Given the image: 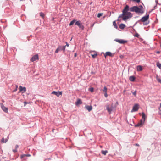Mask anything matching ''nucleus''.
<instances>
[{"label": "nucleus", "instance_id": "26", "mask_svg": "<svg viewBox=\"0 0 161 161\" xmlns=\"http://www.w3.org/2000/svg\"><path fill=\"white\" fill-rule=\"evenodd\" d=\"M107 88L106 86H104L103 89V91L104 92H106L107 91Z\"/></svg>", "mask_w": 161, "mask_h": 161}, {"label": "nucleus", "instance_id": "12", "mask_svg": "<svg viewBox=\"0 0 161 161\" xmlns=\"http://www.w3.org/2000/svg\"><path fill=\"white\" fill-rule=\"evenodd\" d=\"M108 56L110 57L113 56V54L112 53L109 52H106L104 54V57L105 58H106L107 56Z\"/></svg>", "mask_w": 161, "mask_h": 161}, {"label": "nucleus", "instance_id": "14", "mask_svg": "<svg viewBox=\"0 0 161 161\" xmlns=\"http://www.w3.org/2000/svg\"><path fill=\"white\" fill-rule=\"evenodd\" d=\"M137 70L138 71H141L142 70V67L141 65L137 66L136 67Z\"/></svg>", "mask_w": 161, "mask_h": 161}, {"label": "nucleus", "instance_id": "36", "mask_svg": "<svg viewBox=\"0 0 161 161\" xmlns=\"http://www.w3.org/2000/svg\"><path fill=\"white\" fill-rule=\"evenodd\" d=\"M139 36V35L138 34H136L135 35V36L136 37H138Z\"/></svg>", "mask_w": 161, "mask_h": 161}, {"label": "nucleus", "instance_id": "37", "mask_svg": "<svg viewBox=\"0 0 161 161\" xmlns=\"http://www.w3.org/2000/svg\"><path fill=\"white\" fill-rule=\"evenodd\" d=\"M66 45L65 46H67V47H68L69 46V44L67 42H66Z\"/></svg>", "mask_w": 161, "mask_h": 161}, {"label": "nucleus", "instance_id": "25", "mask_svg": "<svg viewBox=\"0 0 161 161\" xmlns=\"http://www.w3.org/2000/svg\"><path fill=\"white\" fill-rule=\"evenodd\" d=\"M40 16L43 18L44 17V14L42 12H41L40 13Z\"/></svg>", "mask_w": 161, "mask_h": 161}, {"label": "nucleus", "instance_id": "50", "mask_svg": "<svg viewBox=\"0 0 161 161\" xmlns=\"http://www.w3.org/2000/svg\"><path fill=\"white\" fill-rule=\"evenodd\" d=\"M139 114L140 115H141V113H139Z\"/></svg>", "mask_w": 161, "mask_h": 161}, {"label": "nucleus", "instance_id": "23", "mask_svg": "<svg viewBox=\"0 0 161 161\" xmlns=\"http://www.w3.org/2000/svg\"><path fill=\"white\" fill-rule=\"evenodd\" d=\"M156 79L161 84V79H159L158 75L156 76Z\"/></svg>", "mask_w": 161, "mask_h": 161}, {"label": "nucleus", "instance_id": "43", "mask_svg": "<svg viewBox=\"0 0 161 161\" xmlns=\"http://www.w3.org/2000/svg\"><path fill=\"white\" fill-rule=\"evenodd\" d=\"M76 56H77V54H76V53H75V54H74V57H76Z\"/></svg>", "mask_w": 161, "mask_h": 161}, {"label": "nucleus", "instance_id": "46", "mask_svg": "<svg viewBox=\"0 0 161 161\" xmlns=\"http://www.w3.org/2000/svg\"><path fill=\"white\" fill-rule=\"evenodd\" d=\"M94 24H93L92 25H91V27H93V26H94Z\"/></svg>", "mask_w": 161, "mask_h": 161}, {"label": "nucleus", "instance_id": "45", "mask_svg": "<svg viewBox=\"0 0 161 161\" xmlns=\"http://www.w3.org/2000/svg\"><path fill=\"white\" fill-rule=\"evenodd\" d=\"M136 146H139V145L138 144H136Z\"/></svg>", "mask_w": 161, "mask_h": 161}, {"label": "nucleus", "instance_id": "49", "mask_svg": "<svg viewBox=\"0 0 161 161\" xmlns=\"http://www.w3.org/2000/svg\"><path fill=\"white\" fill-rule=\"evenodd\" d=\"M118 102H116V104H118Z\"/></svg>", "mask_w": 161, "mask_h": 161}, {"label": "nucleus", "instance_id": "7", "mask_svg": "<svg viewBox=\"0 0 161 161\" xmlns=\"http://www.w3.org/2000/svg\"><path fill=\"white\" fill-rule=\"evenodd\" d=\"M52 94H55L58 97H59L60 95H62V92L59 91L57 92L54 91L52 92Z\"/></svg>", "mask_w": 161, "mask_h": 161}, {"label": "nucleus", "instance_id": "5", "mask_svg": "<svg viewBox=\"0 0 161 161\" xmlns=\"http://www.w3.org/2000/svg\"><path fill=\"white\" fill-rule=\"evenodd\" d=\"M1 107L2 110L5 112L8 113V108L5 107L3 104L2 103H0Z\"/></svg>", "mask_w": 161, "mask_h": 161}, {"label": "nucleus", "instance_id": "52", "mask_svg": "<svg viewBox=\"0 0 161 161\" xmlns=\"http://www.w3.org/2000/svg\"><path fill=\"white\" fill-rule=\"evenodd\" d=\"M160 47H161V45H160Z\"/></svg>", "mask_w": 161, "mask_h": 161}, {"label": "nucleus", "instance_id": "4", "mask_svg": "<svg viewBox=\"0 0 161 161\" xmlns=\"http://www.w3.org/2000/svg\"><path fill=\"white\" fill-rule=\"evenodd\" d=\"M139 105L138 104H136L133 106L131 111V112L137 111L139 109Z\"/></svg>", "mask_w": 161, "mask_h": 161}, {"label": "nucleus", "instance_id": "51", "mask_svg": "<svg viewBox=\"0 0 161 161\" xmlns=\"http://www.w3.org/2000/svg\"><path fill=\"white\" fill-rule=\"evenodd\" d=\"M53 52V50H52V52Z\"/></svg>", "mask_w": 161, "mask_h": 161}, {"label": "nucleus", "instance_id": "30", "mask_svg": "<svg viewBox=\"0 0 161 161\" xmlns=\"http://www.w3.org/2000/svg\"><path fill=\"white\" fill-rule=\"evenodd\" d=\"M58 47L59 49V50L60 51V50H63V48L62 46H59Z\"/></svg>", "mask_w": 161, "mask_h": 161}, {"label": "nucleus", "instance_id": "29", "mask_svg": "<svg viewBox=\"0 0 161 161\" xmlns=\"http://www.w3.org/2000/svg\"><path fill=\"white\" fill-rule=\"evenodd\" d=\"M132 94L135 96L136 97V90L134 92H133Z\"/></svg>", "mask_w": 161, "mask_h": 161}, {"label": "nucleus", "instance_id": "27", "mask_svg": "<svg viewBox=\"0 0 161 161\" xmlns=\"http://www.w3.org/2000/svg\"><path fill=\"white\" fill-rule=\"evenodd\" d=\"M103 15L102 13H98L97 14V17L98 18L100 17Z\"/></svg>", "mask_w": 161, "mask_h": 161}, {"label": "nucleus", "instance_id": "35", "mask_svg": "<svg viewBox=\"0 0 161 161\" xmlns=\"http://www.w3.org/2000/svg\"><path fill=\"white\" fill-rule=\"evenodd\" d=\"M104 96H105V97H108V95H107V92H105V93H104Z\"/></svg>", "mask_w": 161, "mask_h": 161}, {"label": "nucleus", "instance_id": "1", "mask_svg": "<svg viewBox=\"0 0 161 161\" xmlns=\"http://www.w3.org/2000/svg\"><path fill=\"white\" fill-rule=\"evenodd\" d=\"M128 11L134 12L139 15L141 14L144 12L143 8L142 5L138 7L134 6L129 8V6L126 5L122 11V14L119 16V18H122L123 20L125 21L132 17V15Z\"/></svg>", "mask_w": 161, "mask_h": 161}, {"label": "nucleus", "instance_id": "31", "mask_svg": "<svg viewBox=\"0 0 161 161\" xmlns=\"http://www.w3.org/2000/svg\"><path fill=\"white\" fill-rule=\"evenodd\" d=\"M157 65L159 68H161V64H160V63H157Z\"/></svg>", "mask_w": 161, "mask_h": 161}, {"label": "nucleus", "instance_id": "16", "mask_svg": "<svg viewBox=\"0 0 161 161\" xmlns=\"http://www.w3.org/2000/svg\"><path fill=\"white\" fill-rule=\"evenodd\" d=\"M85 108L89 112L92 109V107L91 106H85Z\"/></svg>", "mask_w": 161, "mask_h": 161}, {"label": "nucleus", "instance_id": "33", "mask_svg": "<svg viewBox=\"0 0 161 161\" xmlns=\"http://www.w3.org/2000/svg\"><path fill=\"white\" fill-rule=\"evenodd\" d=\"M60 51L59 50V49L58 48V47L56 49V50H55V53H57L58 51Z\"/></svg>", "mask_w": 161, "mask_h": 161}, {"label": "nucleus", "instance_id": "6", "mask_svg": "<svg viewBox=\"0 0 161 161\" xmlns=\"http://www.w3.org/2000/svg\"><path fill=\"white\" fill-rule=\"evenodd\" d=\"M38 54H36L32 57V58L31 59V60L32 62H34L36 61V60H38Z\"/></svg>", "mask_w": 161, "mask_h": 161}, {"label": "nucleus", "instance_id": "32", "mask_svg": "<svg viewBox=\"0 0 161 161\" xmlns=\"http://www.w3.org/2000/svg\"><path fill=\"white\" fill-rule=\"evenodd\" d=\"M89 90L91 92H92L93 91L94 89L92 87L90 89H89Z\"/></svg>", "mask_w": 161, "mask_h": 161}, {"label": "nucleus", "instance_id": "2", "mask_svg": "<svg viewBox=\"0 0 161 161\" xmlns=\"http://www.w3.org/2000/svg\"><path fill=\"white\" fill-rule=\"evenodd\" d=\"M113 105V104L112 103L110 105L108 104L106 106V109L109 114H111V112L114 108Z\"/></svg>", "mask_w": 161, "mask_h": 161}, {"label": "nucleus", "instance_id": "42", "mask_svg": "<svg viewBox=\"0 0 161 161\" xmlns=\"http://www.w3.org/2000/svg\"><path fill=\"white\" fill-rule=\"evenodd\" d=\"M140 0H136V2L137 3H139V2H140Z\"/></svg>", "mask_w": 161, "mask_h": 161}, {"label": "nucleus", "instance_id": "21", "mask_svg": "<svg viewBox=\"0 0 161 161\" xmlns=\"http://www.w3.org/2000/svg\"><path fill=\"white\" fill-rule=\"evenodd\" d=\"M97 52H95L93 54H92V53L91 54V55L94 58H96V57H97Z\"/></svg>", "mask_w": 161, "mask_h": 161}, {"label": "nucleus", "instance_id": "34", "mask_svg": "<svg viewBox=\"0 0 161 161\" xmlns=\"http://www.w3.org/2000/svg\"><path fill=\"white\" fill-rule=\"evenodd\" d=\"M63 47V50L64 51L65 50V47H66V46H62Z\"/></svg>", "mask_w": 161, "mask_h": 161}, {"label": "nucleus", "instance_id": "9", "mask_svg": "<svg viewBox=\"0 0 161 161\" xmlns=\"http://www.w3.org/2000/svg\"><path fill=\"white\" fill-rule=\"evenodd\" d=\"M115 40L117 42H118L120 44H124L127 42L126 41L122 39H116Z\"/></svg>", "mask_w": 161, "mask_h": 161}, {"label": "nucleus", "instance_id": "39", "mask_svg": "<svg viewBox=\"0 0 161 161\" xmlns=\"http://www.w3.org/2000/svg\"><path fill=\"white\" fill-rule=\"evenodd\" d=\"M8 137H7V138L5 139V143L7 142L8 141Z\"/></svg>", "mask_w": 161, "mask_h": 161}, {"label": "nucleus", "instance_id": "17", "mask_svg": "<svg viewBox=\"0 0 161 161\" xmlns=\"http://www.w3.org/2000/svg\"><path fill=\"white\" fill-rule=\"evenodd\" d=\"M135 79V77L133 76H130L129 77V80L131 81H134Z\"/></svg>", "mask_w": 161, "mask_h": 161}, {"label": "nucleus", "instance_id": "15", "mask_svg": "<svg viewBox=\"0 0 161 161\" xmlns=\"http://www.w3.org/2000/svg\"><path fill=\"white\" fill-rule=\"evenodd\" d=\"M31 155L30 154H23L21 155L20 158L21 159H23L25 157H30Z\"/></svg>", "mask_w": 161, "mask_h": 161}, {"label": "nucleus", "instance_id": "13", "mask_svg": "<svg viewBox=\"0 0 161 161\" xmlns=\"http://www.w3.org/2000/svg\"><path fill=\"white\" fill-rule=\"evenodd\" d=\"M82 103V102L81 99H78L77 100V102L75 103V104L76 105H78L79 104H81Z\"/></svg>", "mask_w": 161, "mask_h": 161}, {"label": "nucleus", "instance_id": "44", "mask_svg": "<svg viewBox=\"0 0 161 161\" xmlns=\"http://www.w3.org/2000/svg\"><path fill=\"white\" fill-rule=\"evenodd\" d=\"M136 0H131V1H134V2H136Z\"/></svg>", "mask_w": 161, "mask_h": 161}, {"label": "nucleus", "instance_id": "18", "mask_svg": "<svg viewBox=\"0 0 161 161\" xmlns=\"http://www.w3.org/2000/svg\"><path fill=\"white\" fill-rule=\"evenodd\" d=\"M146 118H147V117L145 115V114L144 113L142 112V119H143V121H144L145 122V120L146 119Z\"/></svg>", "mask_w": 161, "mask_h": 161}, {"label": "nucleus", "instance_id": "10", "mask_svg": "<svg viewBox=\"0 0 161 161\" xmlns=\"http://www.w3.org/2000/svg\"><path fill=\"white\" fill-rule=\"evenodd\" d=\"M144 123V121L142 120H141L140 122L137 125H136L135 126V127L141 126Z\"/></svg>", "mask_w": 161, "mask_h": 161}, {"label": "nucleus", "instance_id": "48", "mask_svg": "<svg viewBox=\"0 0 161 161\" xmlns=\"http://www.w3.org/2000/svg\"><path fill=\"white\" fill-rule=\"evenodd\" d=\"M100 147L101 148V147H102V146H100Z\"/></svg>", "mask_w": 161, "mask_h": 161}, {"label": "nucleus", "instance_id": "53", "mask_svg": "<svg viewBox=\"0 0 161 161\" xmlns=\"http://www.w3.org/2000/svg\"><path fill=\"white\" fill-rule=\"evenodd\" d=\"M103 0H102V1H103Z\"/></svg>", "mask_w": 161, "mask_h": 161}, {"label": "nucleus", "instance_id": "22", "mask_svg": "<svg viewBox=\"0 0 161 161\" xmlns=\"http://www.w3.org/2000/svg\"><path fill=\"white\" fill-rule=\"evenodd\" d=\"M108 152L107 150H102L101 151L102 153L104 155H106V153Z\"/></svg>", "mask_w": 161, "mask_h": 161}, {"label": "nucleus", "instance_id": "41", "mask_svg": "<svg viewBox=\"0 0 161 161\" xmlns=\"http://www.w3.org/2000/svg\"><path fill=\"white\" fill-rule=\"evenodd\" d=\"M13 152H16L17 151V150L16 149H14V150H13Z\"/></svg>", "mask_w": 161, "mask_h": 161}, {"label": "nucleus", "instance_id": "11", "mask_svg": "<svg viewBox=\"0 0 161 161\" xmlns=\"http://www.w3.org/2000/svg\"><path fill=\"white\" fill-rule=\"evenodd\" d=\"M20 91L22 93H24L26 91V88L25 87H23L21 86H19Z\"/></svg>", "mask_w": 161, "mask_h": 161}, {"label": "nucleus", "instance_id": "24", "mask_svg": "<svg viewBox=\"0 0 161 161\" xmlns=\"http://www.w3.org/2000/svg\"><path fill=\"white\" fill-rule=\"evenodd\" d=\"M113 25H114V27L115 28H117V26L116 24V22L115 21H114L113 22Z\"/></svg>", "mask_w": 161, "mask_h": 161}, {"label": "nucleus", "instance_id": "20", "mask_svg": "<svg viewBox=\"0 0 161 161\" xmlns=\"http://www.w3.org/2000/svg\"><path fill=\"white\" fill-rule=\"evenodd\" d=\"M125 27V25L123 24H121L119 25V28L121 29H124Z\"/></svg>", "mask_w": 161, "mask_h": 161}, {"label": "nucleus", "instance_id": "28", "mask_svg": "<svg viewBox=\"0 0 161 161\" xmlns=\"http://www.w3.org/2000/svg\"><path fill=\"white\" fill-rule=\"evenodd\" d=\"M5 139L4 138H3L1 140V142L2 143H5Z\"/></svg>", "mask_w": 161, "mask_h": 161}, {"label": "nucleus", "instance_id": "38", "mask_svg": "<svg viewBox=\"0 0 161 161\" xmlns=\"http://www.w3.org/2000/svg\"><path fill=\"white\" fill-rule=\"evenodd\" d=\"M156 53L157 54H159L160 53V51H157L156 52Z\"/></svg>", "mask_w": 161, "mask_h": 161}, {"label": "nucleus", "instance_id": "3", "mask_svg": "<svg viewBox=\"0 0 161 161\" xmlns=\"http://www.w3.org/2000/svg\"><path fill=\"white\" fill-rule=\"evenodd\" d=\"M75 25L78 26L80 29H81L82 30H84V26L81 23L80 21H76V22L75 23Z\"/></svg>", "mask_w": 161, "mask_h": 161}, {"label": "nucleus", "instance_id": "8", "mask_svg": "<svg viewBox=\"0 0 161 161\" xmlns=\"http://www.w3.org/2000/svg\"><path fill=\"white\" fill-rule=\"evenodd\" d=\"M149 15H147L146 16H144L142 17L140 20V21L142 22H145V21H147L148 19H149Z\"/></svg>", "mask_w": 161, "mask_h": 161}, {"label": "nucleus", "instance_id": "47", "mask_svg": "<svg viewBox=\"0 0 161 161\" xmlns=\"http://www.w3.org/2000/svg\"><path fill=\"white\" fill-rule=\"evenodd\" d=\"M160 107L161 108V103H160Z\"/></svg>", "mask_w": 161, "mask_h": 161}, {"label": "nucleus", "instance_id": "40", "mask_svg": "<svg viewBox=\"0 0 161 161\" xmlns=\"http://www.w3.org/2000/svg\"><path fill=\"white\" fill-rule=\"evenodd\" d=\"M19 147V146L18 145H16V146H15V148L16 149H17V148H18Z\"/></svg>", "mask_w": 161, "mask_h": 161}, {"label": "nucleus", "instance_id": "19", "mask_svg": "<svg viewBox=\"0 0 161 161\" xmlns=\"http://www.w3.org/2000/svg\"><path fill=\"white\" fill-rule=\"evenodd\" d=\"M76 21H77V20L75 19H74L71 21L69 23V25L70 26L72 25L74 23H75Z\"/></svg>", "mask_w": 161, "mask_h": 161}]
</instances>
